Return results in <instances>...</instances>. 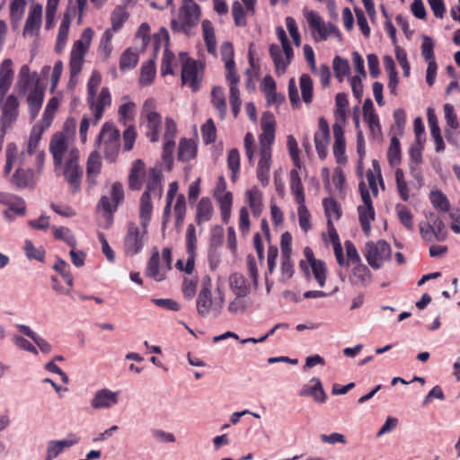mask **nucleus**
Instances as JSON below:
<instances>
[{
	"label": "nucleus",
	"instance_id": "obj_1",
	"mask_svg": "<svg viewBox=\"0 0 460 460\" xmlns=\"http://www.w3.org/2000/svg\"><path fill=\"white\" fill-rule=\"evenodd\" d=\"M49 151L53 156L56 173L64 176L74 193L78 192L83 177L78 149L74 146L68 137L59 132L52 137Z\"/></svg>",
	"mask_w": 460,
	"mask_h": 460
},
{
	"label": "nucleus",
	"instance_id": "obj_2",
	"mask_svg": "<svg viewBox=\"0 0 460 460\" xmlns=\"http://www.w3.org/2000/svg\"><path fill=\"white\" fill-rule=\"evenodd\" d=\"M261 134L260 135V159L257 165V179L266 186L270 181V170L271 166V146L275 139V121L273 115L265 112L261 118Z\"/></svg>",
	"mask_w": 460,
	"mask_h": 460
},
{
	"label": "nucleus",
	"instance_id": "obj_3",
	"mask_svg": "<svg viewBox=\"0 0 460 460\" xmlns=\"http://www.w3.org/2000/svg\"><path fill=\"white\" fill-rule=\"evenodd\" d=\"M212 280L208 275L204 276L201 280L200 290L197 298V312L202 317L212 314L218 317L225 305V293L221 286L217 285L216 293L217 296L213 299L211 296Z\"/></svg>",
	"mask_w": 460,
	"mask_h": 460
},
{
	"label": "nucleus",
	"instance_id": "obj_4",
	"mask_svg": "<svg viewBox=\"0 0 460 460\" xmlns=\"http://www.w3.org/2000/svg\"><path fill=\"white\" fill-rule=\"evenodd\" d=\"M102 82V75L98 71H93L87 83V103L93 115L92 122L97 125L103 116L104 110L111 104V95L107 87H103L96 97L97 89Z\"/></svg>",
	"mask_w": 460,
	"mask_h": 460
},
{
	"label": "nucleus",
	"instance_id": "obj_5",
	"mask_svg": "<svg viewBox=\"0 0 460 460\" xmlns=\"http://www.w3.org/2000/svg\"><path fill=\"white\" fill-rule=\"evenodd\" d=\"M44 128H38L34 127L31 132L30 138L27 143L26 149L22 151L17 156V146L14 143H9L5 148V164L4 168V173L7 176L13 170V166L16 159H21V164L23 161H28V157L33 156L36 153L41 152L42 150L38 149L40 144L41 132Z\"/></svg>",
	"mask_w": 460,
	"mask_h": 460
},
{
	"label": "nucleus",
	"instance_id": "obj_6",
	"mask_svg": "<svg viewBox=\"0 0 460 460\" xmlns=\"http://www.w3.org/2000/svg\"><path fill=\"white\" fill-rule=\"evenodd\" d=\"M199 17L200 10L199 5L193 0H182L177 18L173 19L171 22L172 29L176 32L189 35L191 30L199 23Z\"/></svg>",
	"mask_w": 460,
	"mask_h": 460
},
{
	"label": "nucleus",
	"instance_id": "obj_7",
	"mask_svg": "<svg viewBox=\"0 0 460 460\" xmlns=\"http://www.w3.org/2000/svg\"><path fill=\"white\" fill-rule=\"evenodd\" d=\"M95 145L108 161H115L119 150V131L113 123L105 122L102 125Z\"/></svg>",
	"mask_w": 460,
	"mask_h": 460
},
{
	"label": "nucleus",
	"instance_id": "obj_8",
	"mask_svg": "<svg viewBox=\"0 0 460 460\" xmlns=\"http://www.w3.org/2000/svg\"><path fill=\"white\" fill-rule=\"evenodd\" d=\"M303 15L306 20L314 40H326L331 35H334L339 40H341V34L339 29L331 22L326 23L317 12L304 8Z\"/></svg>",
	"mask_w": 460,
	"mask_h": 460
},
{
	"label": "nucleus",
	"instance_id": "obj_9",
	"mask_svg": "<svg viewBox=\"0 0 460 460\" xmlns=\"http://www.w3.org/2000/svg\"><path fill=\"white\" fill-rule=\"evenodd\" d=\"M178 58L181 66L182 84L189 85L194 92L198 91L203 76L202 63L190 58L186 52H181Z\"/></svg>",
	"mask_w": 460,
	"mask_h": 460
},
{
	"label": "nucleus",
	"instance_id": "obj_10",
	"mask_svg": "<svg viewBox=\"0 0 460 460\" xmlns=\"http://www.w3.org/2000/svg\"><path fill=\"white\" fill-rule=\"evenodd\" d=\"M93 31L91 28L84 30L79 40H75L70 54V75L76 76L82 70L84 56L93 40Z\"/></svg>",
	"mask_w": 460,
	"mask_h": 460
},
{
	"label": "nucleus",
	"instance_id": "obj_11",
	"mask_svg": "<svg viewBox=\"0 0 460 460\" xmlns=\"http://www.w3.org/2000/svg\"><path fill=\"white\" fill-rule=\"evenodd\" d=\"M141 118L145 119L147 131L146 136L151 142H156L160 138V128L162 117L156 111V102L155 99L145 101L141 109Z\"/></svg>",
	"mask_w": 460,
	"mask_h": 460
},
{
	"label": "nucleus",
	"instance_id": "obj_12",
	"mask_svg": "<svg viewBox=\"0 0 460 460\" xmlns=\"http://www.w3.org/2000/svg\"><path fill=\"white\" fill-rule=\"evenodd\" d=\"M124 200V190L120 182H113L111 189V198L102 196L98 203V208H101L106 217L105 227L108 228L112 224V217L119 205Z\"/></svg>",
	"mask_w": 460,
	"mask_h": 460
},
{
	"label": "nucleus",
	"instance_id": "obj_13",
	"mask_svg": "<svg viewBox=\"0 0 460 460\" xmlns=\"http://www.w3.org/2000/svg\"><path fill=\"white\" fill-rule=\"evenodd\" d=\"M147 240V228L139 227L135 222L128 225L124 238V249L128 255L134 256L144 248Z\"/></svg>",
	"mask_w": 460,
	"mask_h": 460
},
{
	"label": "nucleus",
	"instance_id": "obj_14",
	"mask_svg": "<svg viewBox=\"0 0 460 460\" xmlns=\"http://www.w3.org/2000/svg\"><path fill=\"white\" fill-rule=\"evenodd\" d=\"M365 257L372 268L380 269L385 261L390 259L391 247L383 240L376 243L367 242L365 247Z\"/></svg>",
	"mask_w": 460,
	"mask_h": 460
},
{
	"label": "nucleus",
	"instance_id": "obj_15",
	"mask_svg": "<svg viewBox=\"0 0 460 460\" xmlns=\"http://www.w3.org/2000/svg\"><path fill=\"white\" fill-rule=\"evenodd\" d=\"M213 195L219 206L222 220L227 224L231 217L233 194L227 190L226 181L223 175L217 178Z\"/></svg>",
	"mask_w": 460,
	"mask_h": 460
},
{
	"label": "nucleus",
	"instance_id": "obj_16",
	"mask_svg": "<svg viewBox=\"0 0 460 460\" xmlns=\"http://www.w3.org/2000/svg\"><path fill=\"white\" fill-rule=\"evenodd\" d=\"M358 189L361 194L363 205L358 207V218L363 232L367 236L371 233V223L375 219V209L370 194L364 182H360Z\"/></svg>",
	"mask_w": 460,
	"mask_h": 460
},
{
	"label": "nucleus",
	"instance_id": "obj_17",
	"mask_svg": "<svg viewBox=\"0 0 460 460\" xmlns=\"http://www.w3.org/2000/svg\"><path fill=\"white\" fill-rule=\"evenodd\" d=\"M1 121L4 128H6L16 120L19 115V100L14 94L0 96Z\"/></svg>",
	"mask_w": 460,
	"mask_h": 460
},
{
	"label": "nucleus",
	"instance_id": "obj_18",
	"mask_svg": "<svg viewBox=\"0 0 460 460\" xmlns=\"http://www.w3.org/2000/svg\"><path fill=\"white\" fill-rule=\"evenodd\" d=\"M196 249H197V237H196V229L193 225H189L186 230V252H187V261L186 265L183 268V261L181 260H178L176 262L177 269L181 270H184L187 273H191L194 265H195V258H196Z\"/></svg>",
	"mask_w": 460,
	"mask_h": 460
},
{
	"label": "nucleus",
	"instance_id": "obj_19",
	"mask_svg": "<svg viewBox=\"0 0 460 460\" xmlns=\"http://www.w3.org/2000/svg\"><path fill=\"white\" fill-rule=\"evenodd\" d=\"M119 403V392L108 388L97 390L90 401L93 410L102 411L114 408Z\"/></svg>",
	"mask_w": 460,
	"mask_h": 460
},
{
	"label": "nucleus",
	"instance_id": "obj_20",
	"mask_svg": "<svg viewBox=\"0 0 460 460\" xmlns=\"http://www.w3.org/2000/svg\"><path fill=\"white\" fill-rule=\"evenodd\" d=\"M270 56L273 60L276 73L283 75L294 58L292 48L282 49V47L271 44L269 49Z\"/></svg>",
	"mask_w": 460,
	"mask_h": 460
},
{
	"label": "nucleus",
	"instance_id": "obj_21",
	"mask_svg": "<svg viewBox=\"0 0 460 460\" xmlns=\"http://www.w3.org/2000/svg\"><path fill=\"white\" fill-rule=\"evenodd\" d=\"M78 443L79 438L74 435H69L64 439L49 440L47 444L44 460H53Z\"/></svg>",
	"mask_w": 460,
	"mask_h": 460
},
{
	"label": "nucleus",
	"instance_id": "obj_22",
	"mask_svg": "<svg viewBox=\"0 0 460 460\" xmlns=\"http://www.w3.org/2000/svg\"><path fill=\"white\" fill-rule=\"evenodd\" d=\"M42 22V6L39 4L30 7L23 29L24 37H33L39 34Z\"/></svg>",
	"mask_w": 460,
	"mask_h": 460
},
{
	"label": "nucleus",
	"instance_id": "obj_23",
	"mask_svg": "<svg viewBox=\"0 0 460 460\" xmlns=\"http://www.w3.org/2000/svg\"><path fill=\"white\" fill-rule=\"evenodd\" d=\"M330 142V131L327 121L321 118L318 122V130L314 134V144L318 155L324 159L327 155V146Z\"/></svg>",
	"mask_w": 460,
	"mask_h": 460
},
{
	"label": "nucleus",
	"instance_id": "obj_24",
	"mask_svg": "<svg viewBox=\"0 0 460 460\" xmlns=\"http://www.w3.org/2000/svg\"><path fill=\"white\" fill-rule=\"evenodd\" d=\"M36 86H40L38 74L36 72L31 73L29 66L23 65L18 74L16 87L21 93H24Z\"/></svg>",
	"mask_w": 460,
	"mask_h": 460
},
{
	"label": "nucleus",
	"instance_id": "obj_25",
	"mask_svg": "<svg viewBox=\"0 0 460 460\" xmlns=\"http://www.w3.org/2000/svg\"><path fill=\"white\" fill-rule=\"evenodd\" d=\"M164 144L163 148V158L164 161H168L172 158V152L174 150V137L177 133V127L175 121L171 118H166L164 122Z\"/></svg>",
	"mask_w": 460,
	"mask_h": 460
},
{
	"label": "nucleus",
	"instance_id": "obj_26",
	"mask_svg": "<svg viewBox=\"0 0 460 460\" xmlns=\"http://www.w3.org/2000/svg\"><path fill=\"white\" fill-rule=\"evenodd\" d=\"M150 199H160L163 194L161 172L155 168H150L147 172V182L145 192Z\"/></svg>",
	"mask_w": 460,
	"mask_h": 460
},
{
	"label": "nucleus",
	"instance_id": "obj_27",
	"mask_svg": "<svg viewBox=\"0 0 460 460\" xmlns=\"http://www.w3.org/2000/svg\"><path fill=\"white\" fill-rule=\"evenodd\" d=\"M166 269L160 264V255L157 250H155L147 263L146 275L155 281H162L165 279Z\"/></svg>",
	"mask_w": 460,
	"mask_h": 460
},
{
	"label": "nucleus",
	"instance_id": "obj_28",
	"mask_svg": "<svg viewBox=\"0 0 460 460\" xmlns=\"http://www.w3.org/2000/svg\"><path fill=\"white\" fill-rule=\"evenodd\" d=\"M13 80V61L10 58L3 60L0 65V96L5 95Z\"/></svg>",
	"mask_w": 460,
	"mask_h": 460
},
{
	"label": "nucleus",
	"instance_id": "obj_29",
	"mask_svg": "<svg viewBox=\"0 0 460 460\" xmlns=\"http://www.w3.org/2000/svg\"><path fill=\"white\" fill-rule=\"evenodd\" d=\"M334 136L333 154L338 163L342 164L346 161L345 156V137L343 128L341 124L335 123L332 127Z\"/></svg>",
	"mask_w": 460,
	"mask_h": 460
},
{
	"label": "nucleus",
	"instance_id": "obj_30",
	"mask_svg": "<svg viewBox=\"0 0 460 460\" xmlns=\"http://www.w3.org/2000/svg\"><path fill=\"white\" fill-rule=\"evenodd\" d=\"M102 162L98 151L90 154L86 165V180L90 186L97 183V177L101 172Z\"/></svg>",
	"mask_w": 460,
	"mask_h": 460
},
{
	"label": "nucleus",
	"instance_id": "obj_31",
	"mask_svg": "<svg viewBox=\"0 0 460 460\" xmlns=\"http://www.w3.org/2000/svg\"><path fill=\"white\" fill-rule=\"evenodd\" d=\"M220 54L222 60L225 62L226 69V79L239 77L235 73V64L234 61V48L232 43L226 41L221 45Z\"/></svg>",
	"mask_w": 460,
	"mask_h": 460
},
{
	"label": "nucleus",
	"instance_id": "obj_32",
	"mask_svg": "<svg viewBox=\"0 0 460 460\" xmlns=\"http://www.w3.org/2000/svg\"><path fill=\"white\" fill-rule=\"evenodd\" d=\"M19 164V167L11 178V182L18 188H24L32 183L33 172L31 169H24L22 166L27 164L28 161H23L21 164V159H16Z\"/></svg>",
	"mask_w": 460,
	"mask_h": 460
},
{
	"label": "nucleus",
	"instance_id": "obj_33",
	"mask_svg": "<svg viewBox=\"0 0 460 460\" xmlns=\"http://www.w3.org/2000/svg\"><path fill=\"white\" fill-rule=\"evenodd\" d=\"M43 99L44 89L41 86H36L30 91L27 96V102L31 118L32 119L38 116L42 106Z\"/></svg>",
	"mask_w": 460,
	"mask_h": 460
},
{
	"label": "nucleus",
	"instance_id": "obj_34",
	"mask_svg": "<svg viewBox=\"0 0 460 460\" xmlns=\"http://www.w3.org/2000/svg\"><path fill=\"white\" fill-rule=\"evenodd\" d=\"M214 215V207L209 198L203 197L197 204L196 222L199 226L208 222Z\"/></svg>",
	"mask_w": 460,
	"mask_h": 460
},
{
	"label": "nucleus",
	"instance_id": "obj_35",
	"mask_svg": "<svg viewBox=\"0 0 460 460\" xmlns=\"http://www.w3.org/2000/svg\"><path fill=\"white\" fill-rule=\"evenodd\" d=\"M145 176V164L142 160L134 162L128 176V186L131 190H138L142 187Z\"/></svg>",
	"mask_w": 460,
	"mask_h": 460
},
{
	"label": "nucleus",
	"instance_id": "obj_36",
	"mask_svg": "<svg viewBox=\"0 0 460 460\" xmlns=\"http://www.w3.org/2000/svg\"><path fill=\"white\" fill-rule=\"evenodd\" d=\"M371 272L366 265L358 264L354 267L349 277L352 285L365 287L371 281Z\"/></svg>",
	"mask_w": 460,
	"mask_h": 460
},
{
	"label": "nucleus",
	"instance_id": "obj_37",
	"mask_svg": "<svg viewBox=\"0 0 460 460\" xmlns=\"http://www.w3.org/2000/svg\"><path fill=\"white\" fill-rule=\"evenodd\" d=\"M306 278L308 280H311L313 278L320 288H323L327 278L325 262L323 261H314V264L310 265V271L306 272Z\"/></svg>",
	"mask_w": 460,
	"mask_h": 460
},
{
	"label": "nucleus",
	"instance_id": "obj_38",
	"mask_svg": "<svg viewBox=\"0 0 460 460\" xmlns=\"http://www.w3.org/2000/svg\"><path fill=\"white\" fill-rule=\"evenodd\" d=\"M311 383L313 384L312 385H306L301 390L300 395H311L315 402H324L326 400V394L320 379L317 377H313L311 379Z\"/></svg>",
	"mask_w": 460,
	"mask_h": 460
},
{
	"label": "nucleus",
	"instance_id": "obj_39",
	"mask_svg": "<svg viewBox=\"0 0 460 460\" xmlns=\"http://www.w3.org/2000/svg\"><path fill=\"white\" fill-rule=\"evenodd\" d=\"M372 167L373 169L367 172V179L368 181L369 189L371 190L373 195L376 197L378 194V184L382 189L385 188V184L378 162L374 160L372 163Z\"/></svg>",
	"mask_w": 460,
	"mask_h": 460
},
{
	"label": "nucleus",
	"instance_id": "obj_40",
	"mask_svg": "<svg viewBox=\"0 0 460 460\" xmlns=\"http://www.w3.org/2000/svg\"><path fill=\"white\" fill-rule=\"evenodd\" d=\"M246 201L254 217H259L262 211V193L257 187L246 190Z\"/></svg>",
	"mask_w": 460,
	"mask_h": 460
},
{
	"label": "nucleus",
	"instance_id": "obj_41",
	"mask_svg": "<svg viewBox=\"0 0 460 460\" xmlns=\"http://www.w3.org/2000/svg\"><path fill=\"white\" fill-rule=\"evenodd\" d=\"M444 113H445V120H446V127H445V133L446 137L448 141H450L453 131L456 129L459 126L457 116L455 112L454 106L449 103H446L444 105Z\"/></svg>",
	"mask_w": 460,
	"mask_h": 460
},
{
	"label": "nucleus",
	"instance_id": "obj_42",
	"mask_svg": "<svg viewBox=\"0 0 460 460\" xmlns=\"http://www.w3.org/2000/svg\"><path fill=\"white\" fill-rule=\"evenodd\" d=\"M229 84V102L232 108V111L234 117H236L241 110V99L239 95L238 82L239 77L226 79Z\"/></svg>",
	"mask_w": 460,
	"mask_h": 460
},
{
	"label": "nucleus",
	"instance_id": "obj_43",
	"mask_svg": "<svg viewBox=\"0 0 460 460\" xmlns=\"http://www.w3.org/2000/svg\"><path fill=\"white\" fill-rule=\"evenodd\" d=\"M229 287L234 294L248 295L251 286L243 274L233 273L229 277Z\"/></svg>",
	"mask_w": 460,
	"mask_h": 460
},
{
	"label": "nucleus",
	"instance_id": "obj_44",
	"mask_svg": "<svg viewBox=\"0 0 460 460\" xmlns=\"http://www.w3.org/2000/svg\"><path fill=\"white\" fill-rule=\"evenodd\" d=\"M248 295L234 294V299L229 303L227 311L232 314H243L251 306Z\"/></svg>",
	"mask_w": 460,
	"mask_h": 460
},
{
	"label": "nucleus",
	"instance_id": "obj_45",
	"mask_svg": "<svg viewBox=\"0 0 460 460\" xmlns=\"http://www.w3.org/2000/svg\"><path fill=\"white\" fill-rule=\"evenodd\" d=\"M197 154V146L194 140L182 138L178 148V158L181 161L188 162L194 158Z\"/></svg>",
	"mask_w": 460,
	"mask_h": 460
},
{
	"label": "nucleus",
	"instance_id": "obj_46",
	"mask_svg": "<svg viewBox=\"0 0 460 460\" xmlns=\"http://www.w3.org/2000/svg\"><path fill=\"white\" fill-rule=\"evenodd\" d=\"M26 7L25 0H13L10 5V20L13 30H16L23 17Z\"/></svg>",
	"mask_w": 460,
	"mask_h": 460
},
{
	"label": "nucleus",
	"instance_id": "obj_47",
	"mask_svg": "<svg viewBox=\"0 0 460 460\" xmlns=\"http://www.w3.org/2000/svg\"><path fill=\"white\" fill-rule=\"evenodd\" d=\"M202 31L208 51L215 56L217 52V41L211 22L208 20L202 22Z\"/></svg>",
	"mask_w": 460,
	"mask_h": 460
},
{
	"label": "nucleus",
	"instance_id": "obj_48",
	"mask_svg": "<svg viewBox=\"0 0 460 460\" xmlns=\"http://www.w3.org/2000/svg\"><path fill=\"white\" fill-rule=\"evenodd\" d=\"M153 205L151 199L146 195H142L140 199L139 220L142 228H147L151 220Z\"/></svg>",
	"mask_w": 460,
	"mask_h": 460
},
{
	"label": "nucleus",
	"instance_id": "obj_49",
	"mask_svg": "<svg viewBox=\"0 0 460 460\" xmlns=\"http://www.w3.org/2000/svg\"><path fill=\"white\" fill-rule=\"evenodd\" d=\"M290 189L292 193L295 195V200L297 203L305 202L304 188L296 169L290 171Z\"/></svg>",
	"mask_w": 460,
	"mask_h": 460
},
{
	"label": "nucleus",
	"instance_id": "obj_50",
	"mask_svg": "<svg viewBox=\"0 0 460 460\" xmlns=\"http://www.w3.org/2000/svg\"><path fill=\"white\" fill-rule=\"evenodd\" d=\"M54 238L65 242L71 248H76L77 243L74 233L65 226H52Z\"/></svg>",
	"mask_w": 460,
	"mask_h": 460
},
{
	"label": "nucleus",
	"instance_id": "obj_51",
	"mask_svg": "<svg viewBox=\"0 0 460 460\" xmlns=\"http://www.w3.org/2000/svg\"><path fill=\"white\" fill-rule=\"evenodd\" d=\"M128 13L125 7L117 6L111 13V27L107 30L112 33L119 31L123 26L124 22L128 20Z\"/></svg>",
	"mask_w": 460,
	"mask_h": 460
},
{
	"label": "nucleus",
	"instance_id": "obj_52",
	"mask_svg": "<svg viewBox=\"0 0 460 460\" xmlns=\"http://www.w3.org/2000/svg\"><path fill=\"white\" fill-rule=\"evenodd\" d=\"M324 213L327 218V223L340 219L341 216V208L338 203L332 198H326L323 200Z\"/></svg>",
	"mask_w": 460,
	"mask_h": 460
},
{
	"label": "nucleus",
	"instance_id": "obj_53",
	"mask_svg": "<svg viewBox=\"0 0 460 460\" xmlns=\"http://www.w3.org/2000/svg\"><path fill=\"white\" fill-rule=\"evenodd\" d=\"M211 98L214 107L217 110L221 119H224L226 113V102L223 89L218 86L213 87Z\"/></svg>",
	"mask_w": 460,
	"mask_h": 460
},
{
	"label": "nucleus",
	"instance_id": "obj_54",
	"mask_svg": "<svg viewBox=\"0 0 460 460\" xmlns=\"http://www.w3.org/2000/svg\"><path fill=\"white\" fill-rule=\"evenodd\" d=\"M70 19L69 17H64L62 20L58 33V40L56 44V51L60 53L64 50L69 33Z\"/></svg>",
	"mask_w": 460,
	"mask_h": 460
},
{
	"label": "nucleus",
	"instance_id": "obj_55",
	"mask_svg": "<svg viewBox=\"0 0 460 460\" xmlns=\"http://www.w3.org/2000/svg\"><path fill=\"white\" fill-rule=\"evenodd\" d=\"M396 189L400 198L403 201H407L410 199V188L408 182L405 180L404 173L401 168H396L394 172Z\"/></svg>",
	"mask_w": 460,
	"mask_h": 460
},
{
	"label": "nucleus",
	"instance_id": "obj_56",
	"mask_svg": "<svg viewBox=\"0 0 460 460\" xmlns=\"http://www.w3.org/2000/svg\"><path fill=\"white\" fill-rule=\"evenodd\" d=\"M113 36H114V33L106 30L103 32L102 39L100 40L99 52H100V56L102 57V60H104V61H107L111 55V52L113 49V47L111 44V40H112Z\"/></svg>",
	"mask_w": 460,
	"mask_h": 460
},
{
	"label": "nucleus",
	"instance_id": "obj_57",
	"mask_svg": "<svg viewBox=\"0 0 460 460\" xmlns=\"http://www.w3.org/2000/svg\"><path fill=\"white\" fill-rule=\"evenodd\" d=\"M429 200L433 207L442 212H447L450 208V203L447 197L440 190H432L429 193Z\"/></svg>",
	"mask_w": 460,
	"mask_h": 460
},
{
	"label": "nucleus",
	"instance_id": "obj_58",
	"mask_svg": "<svg viewBox=\"0 0 460 460\" xmlns=\"http://www.w3.org/2000/svg\"><path fill=\"white\" fill-rule=\"evenodd\" d=\"M387 158L389 164L392 167H396L401 163L400 142L396 137H393L391 139L390 146L387 152Z\"/></svg>",
	"mask_w": 460,
	"mask_h": 460
},
{
	"label": "nucleus",
	"instance_id": "obj_59",
	"mask_svg": "<svg viewBox=\"0 0 460 460\" xmlns=\"http://www.w3.org/2000/svg\"><path fill=\"white\" fill-rule=\"evenodd\" d=\"M395 212L399 221L409 231L413 230L412 214L403 204L398 203L395 205Z\"/></svg>",
	"mask_w": 460,
	"mask_h": 460
},
{
	"label": "nucleus",
	"instance_id": "obj_60",
	"mask_svg": "<svg viewBox=\"0 0 460 460\" xmlns=\"http://www.w3.org/2000/svg\"><path fill=\"white\" fill-rule=\"evenodd\" d=\"M333 70L339 82H342L349 73V65L347 59L336 56L333 58Z\"/></svg>",
	"mask_w": 460,
	"mask_h": 460
},
{
	"label": "nucleus",
	"instance_id": "obj_61",
	"mask_svg": "<svg viewBox=\"0 0 460 460\" xmlns=\"http://www.w3.org/2000/svg\"><path fill=\"white\" fill-rule=\"evenodd\" d=\"M138 62L137 54L130 49H126L119 60V68L121 71H128L134 68Z\"/></svg>",
	"mask_w": 460,
	"mask_h": 460
},
{
	"label": "nucleus",
	"instance_id": "obj_62",
	"mask_svg": "<svg viewBox=\"0 0 460 460\" xmlns=\"http://www.w3.org/2000/svg\"><path fill=\"white\" fill-rule=\"evenodd\" d=\"M299 81L303 101L307 104L311 103L313 99V82L311 77L306 74H303Z\"/></svg>",
	"mask_w": 460,
	"mask_h": 460
},
{
	"label": "nucleus",
	"instance_id": "obj_63",
	"mask_svg": "<svg viewBox=\"0 0 460 460\" xmlns=\"http://www.w3.org/2000/svg\"><path fill=\"white\" fill-rule=\"evenodd\" d=\"M155 76V66L153 60L144 63L141 67L140 84L142 85L150 84Z\"/></svg>",
	"mask_w": 460,
	"mask_h": 460
},
{
	"label": "nucleus",
	"instance_id": "obj_64",
	"mask_svg": "<svg viewBox=\"0 0 460 460\" xmlns=\"http://www.w3.org/2000/svg\"><path fill=\"white\" fill-rule=\"evenodd\" d=\"M201 135L203 142L206 145L211 144L216 141L217 128L212 119H208L207 122L201 127Z\"/></svg>",
	"mask_w": 460,
	"mask_h": 460
}]
</instances>
